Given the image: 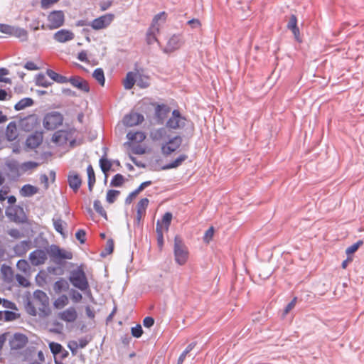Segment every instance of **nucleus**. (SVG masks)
<instances>
[{
  "label": "nucleus",
  "instance_id": "obj_28",
  "mask_svg": "<svg viewBox=\"0 0 364 364\" xmlns=\"http://www.w3.org/2000/svg\"><path fill=\"white\" fill-rule=\"evenodd\" d=\"M38 192V188L30 184L23 186L20 191V193L23 197H31Z\"/></svg>",
  "mask_w": 364,
  "mask_h": 364
},
{
  "label": "nucleus",
  "instance_id": "obj_57",
  "mask_svg": "<svg viewBox=\"0 0 364 364\" xmlns=\"http://www.w3.org/2000/svg\"><path fill=\"white\" fill-rule=\"evenodd\" d=\"M9 74V70L6 68H0V82H10L11 80L7 77H3L4 75H7Z\"/></svg>",
  "mask_w": 364,
  "mask_h": 364
},
{
  "label": "nucleus",
  "instance_id": "obj_39",
  "mask_svg": "<svg viewBox=\"0 0 364 364\" xmlns=\"http://www.w3.org/2000/svg\"><path fill=\"white\" fill-rule=\"evenodd\" d=\"M68 285L66 281L63 279H60L56 281L53 284V290L56 293H60L63 290H65L68 288Z\"/></svg>",
  "mask_w": 364,
  "mask_h": 364
},
{
  "label": "nucleus",
  "instance_id": "obj_8",
  "mask_svg": "<svg viewBox=\"0 0 364 364\" xmlns=\"http://www.w3.org/2000/svg\"><path fill=\"white\" fill-rule=\"evenodd\" d=\"M113 19V14H107L94 19L90 25L95 30H100L107 28L112 22Z\"/></svg>",
  "mask_w": 364,
  "mask_h": 364
},
{
  "label": "nucleus",
  "instance_id": "obj_21",
  "mask_svg": "<svg viewBox=\"0 0 364 364\" xmlns=\"http://www.w3.org/2000/svg\"><path fill=\"white\" fill-rule=\"evenodd\" d=\"M77 317V311L73 307H70L60 314V319L66 322H73Z\"/></svg>",
  "mask_w": 364,
  "mask_h": 364
},
{
  "label": "nucleus",
  "instance_id": "obj_1",
  "mask_svg": "<svg viewBox=\"0 0 364 364\" xmlns=\"http://www.w3.org/2000/svg\"><path fill=\"white\" fill-rule=\"evenodd\" d=\"M69 280L75 287L82 291L89 289V283L81 267H77L70 272Z\"/></svg>",
  "mask_w": 364,
  "mask_h": 364
},
{
  "label": "nucleus",
  "instance_id": "obj_5",
  "mask_svg": "<svg viewBox=\"0 0 364 364\" xmlns=\"http://www.w3.org/2000/svg\"><path fill=\"white\" fill-rule=\"evenodd\" d=\"M6 215L10 219V220L16 223H23L26 220L23 208L19 205H10L6 209Z\"/></svg>",
  "mask_w": 364,
  "mask_h": 364
},
{
  "label": "nucleus",
  "instance_id": "obj_34",
  "mask_svg": "<svg viewBox=\"0 0 364 364\" xmlns=\"http://www.w3.org/2000/svg\"><path fill=\"white\" fill-rule=\"evenodd\" d=\"M156 232L157 235V244L160 250L164 246V234L162 230V226L159 220L157 221L156 225Z\"/></svg>",
  "mask_w": 364,
  "mask_h": 364
},
{
  "label": "nucleus",
  "instance_id": "obj_48",
  "mask_svg": "<svg viewBox=\"0 0 364 364\" xmlns=\"http://www.w3.org/2000/svg\"><path fill=\"white\" fill-rule=\"evenodd\" d=\"M149 199L146 198H141L138 204H137V210H141V212H145L146 208L149 205Z\"/></svg>",
  "mask_w": 364,
  "mask_h": 364
},
{
  "label": "nucleus",
  "instance_id": "obj_6",
  "mask_svg": "<svg viewBox=\"0 0 364 364\" xmlns=\"http://www.w3.org/2000/svg\"><path fill=\"white\" fill-rule=\"evenodd\" d=\"M47 20L48 21L47 28L48 29H57L63 26L65 22V14L61 10H55L49 13Z\"/></svg>",
  "mask_w": 364,
  "mask_h": 364
},
{
  "label": "nucleus",
  "instance_id": "obj_13",
  "mask_svg": "<svg viewBox=\"0 0 364 364\" xmlns=\"http://www.w3.org/2000/svg\"><path fill=\"white\" fill-rule=\"evenodd\" d=\"M28 338L22 333H16L9 340V346L11 350H20L26 346Z\"/></svg>",
  "mask_w": 364,
  "mask_h": 364
},
{
  "label": "nucleus",
  "instance_id": "obj_53",
  "mask_svg": "<svg viewBox=\"0 0 364 364\" xmlns=\"http://www.w3.org/2000/svg\"><path fill=\"white\" fill-rule=\"evenodd\" d=\"M16 266L18 267V269L26 272L28 267H29V265H28V263L26 260L25 259H20L18 261L17 264H16Z\"/></svg>",
  "mask_w": 364,
  "mask_h": 364
},
{
  "label": "nucleus",
  "instance_id": "obj_45",
  "mask_svg": "<svg viewBox=\"0 0 364 364\" xmlns=\"http://www.w3.org/2000/svg\"><path fill=\"white\" fill-rule=\"evenodd\" d=\"M18 317V315L11 311H3V319L5 321H11L16 319Z\"/></svg>",
  "mask_w": 364,
  "mask_h": 364
},
{
  "label": "nucleus",
  "instance_id": "obj_49",
  "mask_svg": "<svg viewBox=\"0 0 364 364\" xmlns=\"http://www.w3.org/2000/svg\"><path fill=\"white\" fill-rule=\"evenodd\" d=\"M68 299L66 296L63 295L54 301V306L56 308L63 307L67 304Z\"/></svg>",
  "mask_w": 364,
  "mask_h": 364
},
{
  "label": "nucleus",
  "instance_id": "obj_31",
  "mask_svg": "<svg viewBox=\"0 0 364 364\" xmlns=\"http://www.w3.org/2000/svg\"><path fill=\"white\" fill-rule=\"evenodd\" d=\"M34 103L32 98L30 97H24L19 100L14 106V109L16 111H19L25 109L27 107H30L33 105Z\"/></svg>",
  "mask_w": 364,
  "mask_h": 364
},
{
  "label": "nucleus",
  "instance_id": "obj_33",
  "mask_svg": "<svg viewBox=\"0 0 364 364\" xmlns=\"http://www.w3.org/2000/svg\"><path fill=\"white\" fill-rule=\"evenodd\" d=\"M36 85L43 87H48L53 84L50 82L43 73H38L36 76L35 80Z\"/></svg>",
  "mask_w": 364,
  "mask_h": 364
},
{
  "label": "nucleus",
  "instance_id": "obj_56",
  "mask_svg": "<svg viewBox=\"0 0 364 364\" xmlns=\"http://www.w3.org/2000/svg\"><path fill=\"white\" fill-rule=\"evenodd\" d=\"M85 231L84 230H78L75 233L76 238L80 241L81 244H83L85 241Z\"/></svg>",
  "mask_w": 364,
  "mask_h": 364
},
{
  "label": "nucleus",
  "instance_id": "obj_25",
  "mask_svg": "<svg viewBox=\"0 0 364 364\" xmlns=\"http://www.w3.org/2000/svg\"><path fill=\"white\" fill-rule=\"evenodd\" d=\"M159 32V28L157 26H151L148 29L146 33V43L149 45L153 44L154 42L158 41L156 33Z\"/></svg>",
  "mask_w": 364,
  "mask_h": 364
},
{
  "label": "nucleus",
  "instance_id": "obj_41",
  "mask_svg": "<svg viewBox=\"0 0 364 364\" xmlns=\"http://www.w3.org/2000/svg\"><path fill=\"white\" fill-rule=\"evenodd\" d=\"M114 250V241L112 239H109L107 241L106 247L103 251L100 253V255L103 257L111 254Z\"/></svg>",
  "mask_w": 364,
  "mask_h": 364
},
{
  "label": "nucleus",
  "instance_id": "obj_26",
  "mask_svg": "<svg viewBox=\"0 0 364 364\" xmlns=\"http://www.w3.org/2000/svg\"><path fill=\"white\" fill-rule=\"evenodd\" d=\"M188 158L187 155L186 154H181L179 156H178L174 161H173L171 163H168L166 165H164L162 168L164 170L167 169H171L176 168L182 164V163L186 160Z\"/></svg>",
  "mask_w": 364,
  "mask_h": 364
},
{
  "label": "nucleus",
  "instance_id": "obj_59",
  "mask_svg": "<svg viewBox=\"0 0 364 364\" xmlns=\"http://www.w3.org/2000/svg\"><path fill=\"white\" fill-rule=\"evenodd\" d=\"M38 166V163L35 161H27L23 164L22 168L24 170H30L33 169Z\"/></svg>",
  "mask_w": 364,
  "mask_h": 364
},
{
  "label": "nucleus",
  "instance_id": "obj_20",
  "mask_svg": "<svg viewBox=\"0 0 364 364\" xmlns=\"http://www.w3.org/2000/svg\"><path fill=\"white\" fill-rule=\"evenodd\" d=\"M170 107L166 105H158L155 108V115L159 122L163 123L167 114L170 112Z\"/></svg>",
  "mask_w": 364,
  "mask_h": 364
},
{
  "label": "nucleus",
  "instance_id": "obj_19",
  "mask_svg": "<svg viewBox=\"0 0 364 364\" xmlns=\"http://www.w3.org/2000/svg\"><path fill=\"white\" fill-rule=\"evenodd\" d=\"M68 182L70 188L76 193L82 184V179L78 173L70 171L68 176Z\"/></svg>",
  "mask_w": 364,
  "mask_h": 364
},
{
  "label": "nucleus",
  "instance_id": "obj_30",
  "mask_svg": "<svg viewBox=\"0 0 364 364\" xmlns=\"http://www.w3.org/2000/svg\"><path fill=\"white\" fill-rule=\"evenodd\" d=\"M87 185H88V189L91 192L92 191L93 186L95 183V174L94 169L91 164L88 165L87 168Z\"/></svg>",
  "mask_w": 364,
  "mask_h": 364
},
{
  "label": "nucleus",
  "instance_id": "obj_14",
  "mask_svg": "<svg viewBox=\"0 0 364 364\" xmlns=\"http://www.w3.org/2000/svg\"><path fill=\"white\" fill-rule=\"evenodd\" d=\"M144 119L143 114L137 112H131L124 116L123 123L127 127H134L141 124Z\"/></svg>",
  "mask_w": 364,
  "mask_h": 364
},
{
  "label": "nucleus",
  "instance_id": "obj_46",
  "mask_svg": "<svg viewBox=\"0 0 364 364\" xmlns=\"http://www.w3.org/2000/svg\"><path fill=\"white\" fill-rule=\"evenodd\" d=\"M14 28V26L5 23H0V32L9 35L10 36H12Z\"/></svg>",
  "mask_w": 364,
  "mask_h": 364
},
{
  "label": "nucleus",
  "instance_id": "obj_4",
  "mask_svg": "<svg viewBox=\"0 0 364 364\" xmlns=\"http://www.w3.org/2000/svg\"><path fill=\"white\" fill-rule=\"evenodd\" d=\"M47 252L50 259L58 263L62 259H71L73 258L72 252L60 249L56 245H50L47 249Z\"/></svg>",
  "mask_w": 364,
  "mask_h": 364
},
{
  "label": "nucleus",
  "instance_id": "obj_37",
  "mask_svg": "<svg viewBox=\"0 0 364 364\" xmlns=\"http://www.w3.org/2000/svg\"><path fill=\"white\" fill-rule=\"evenodd\" d=\"M66 139V133L63 130L55 132L52 137V141L58 144L63 143Z\"/></svg>",
  "mask_w": 364,
  "mask_h": 364
},
{
  "label": "nucleus",
  "instance_id": "obj_23",
  "mask_svg": "<svg viewBox=\"0 0 364 364\" xmlns=\"http://www.w3.org/2000/svg\"><path fill=\"white\" fill-rule=\"evenodd\" d=\"M18 136L16 124L14 122H11L6 127V137L8 141H12Z\"/></svg>",
  "mask_w": 364,
  "mask_h": 364
},
{
  "label": "nucleus",
  "instance_id": "obj_60",
  "mask_svg": "<svg viewBox=\"0 0 364 364\" xmlns=\"http://www.w3.org/2000/svg\"><path fill=\"white\" fill-rule=\"evenodd\" d=\"M154 324V319L151 316H146L143 320L144 327L150 328Z\"/></svg>",
  "mask_w": 364,
  "mask_h": 364
},
{
  "label": "nucleus",
  "instance_id": "obj_58",
  "mask_svg": "<svg viewBox=\"0 0 364 364\" xmlns=\"http://www.w3.org/2000/svg\"><path fill=\"white\" fill-rule=\"evenodd\" d=\"M187 23L190 25L192 28H199L202 26L200 21L197 18L189 20Z\"/></svg>",
  "mask_w": 364,
  "mask_h": 364
},
{
  "label": "nucleus",
  "instance_id": "obj_55",
  "mask_svg": "<svg viewBox=\"0 0 364 364\" xmlns=\"http://www.w3.org/2000/svg\"><path fill=\"white\" fill-rule=\"evenodd\" d=\"M166 16V14L164 11L160 12L159 14H156L153 18L151 26H156L158 21L160 19L165 20Z\"/></svg>",
  "mask_w": 364,
  "mask_h": 364
},
{
  "label": "nucleus",
  "instance_id": "obj_32",
  "mask_svg": "<svg viewBox=\"0 0 364 364\" xmlns=\"http://www.w3.org/2000/svg\"><path fill=\"white\" fill-rule=\"evenodd\" d=\"M127 138L132 141L141 142L145 139L146 135L142 132H129L127 134Z\"/></svg>",
  "mask_w": 364,
  "mask_h": 364
},
{
  "label": "nucleus",
  "instance_id": "obj_9",
  "mask_svg": "<svg viewBox=\"0 0 364 364\" xmlns=\"http://www.w3.org/2000/svg\"><path fill=\"white\" fill-rule=\"evenodd\" d=\"M182 143V139L179 136L170 139L168 142L161 146V152L164 155L168 156L176 151Z\"/></svg>",
  "mask_w": 364,
  "mask_h": 364
},
{
  "label": "nucleus",
  "instance_id": "obj_7",
  "mask_svg": "<svg viewBox=\"0 0 364 364\" xmlns=\"http://www.w3.org/2000/svg\"><path fill=\"white\" fill-rule=\"evenodd\" d=\"M187 119L183 117L178 109L172 112L171 117L166 122V127L169 129H176L185 126Z\"/></svg>",
  "mask_w": 364,
  "mask_h": 364
},
{
  "label": "nucleus",
  "instance_id": "obj_29",
  "mask_svg": "<svg viewBox=\"0 0 364 364\" xmlns=\"http://www.w3.org/2000/svg\"><path fill=\"white\" fill-rule=\"evenodd\" d=\"M11 36L19 38L21 41H27L28 32L26 29L18 26H14Z\"/></svg>",
  "mask_w": 364,
  "mask_h": 364
},
{
  "label": "nucleus",
  "instance_id": "obj_64",
  "mask_svg": "<svg viewBox=\"0 0 364 364\" xmlns=\"http://www.w3.org/2000/svg\"><path fill=\"white\" fill-rule=\"evenodd\" d=\"M16 279L18 281V282L22 286L27 287L28 285V282L22 275L17 274L16 276Z\"/></svg>",
  "mask_w": 364,
  "mask_h": 364
},
{
  "label": "nucleus",
  "instance_id": "obj_11",
  "mask_svg": "<svg viewBox=\"0 0 364 364\" xmlns=\"http://www.w3.org/2000/svg\"><path fill=\"white\" fill-rule=\"evenodd\" d=\"M48 255L47 250L38 249L30 253L29 259L33 266H38L46 262Z\"/></svg>",
  "mask_w": 364,
  "mask_h": 364
},
{
  "label": "nucleus",
  "instance_id": "obj_3",
  "mask_svg": "<svg viewBox=\"0 0 364 364\" xmlns=\"http://www.w3.org/2000/svg\"><path fill=\"white\" fill-rule=\"evenodd\" d=\"M63 117L58 112L48 113L43 119V127L48 130H54L63 124Z\"/></svg>",
  "mask_w": 364,
  "mask_h": 364
},
{
  "label": "nucleus",
  "instance_id": "obj_17",
  "mask_svg": "<svg viewBox=\"0 0 364 364\" xmlns=\"http://www.w3.org/2000/svg\"><path fill=\"white\" fill-rule=\"evenodd\" d=\"M75 38L74 33L67 29H61L55 32L53 35V39L59 43H66Z\"/></svg>",
  "mask_w": 364,
  "mask_h": 364
},
{
  "label": "nucleus",
  "instance_id": "obj_35",
  "mask_svg": "<svg viewBox=\"0 0 364 364\" xmlns=\"http://www.w3.org/2000/svg\"><path fill=\"white\" fill-rule=\"evenodd\" d=\"M100 166L102 171L105 174V181H107V173L110 170L112 164L110 161L106 158L102 157L100 159Z\"/></svg>",
  "mask_w": 364,
  "mask_h": 364
},
{
  "label": "nucleus",
  "instance_id": "obj_47",
  "mask_svg": "<svg viewBox=\"0 0 364 364\" xmlns=\"http://www.w3.org/2000/svg\"><path fill=\"white\" fill-rule=\"evenodd\" d=\"M53 222L54 229L55 230V231L59 232L61 235H64L63 228V221L60 218H57V219L53 218Z\"/></svg>",
  "mask_w": 364,
  "mask_h": 364
},
{
  "label": "nucleus",
  "instance_id": "obj_54",
  "mask_svg": "<svg viewBox=\"0 0 364 364\" xmlns=\"http://www.w3.org/2000/svg\"><path fill=\"white\" fill-rule=\"evenodd\" d=\"M68 348L70 350L73 355L77 354V350L78 348L77 342L75 341H71L68 344Z\"/></svg>",
  "mask_w": 364,
  "mask_h": 364
},
{
  "label": "nucleus",
  "instance_id": "obj_50",
  "mask_svg": "<svg viewBox=\"0 0 364 364\" xmlns=\"http://www.w3.org/2000/svg\"><path fill=\"white\" fill-rule=\"evenodd\" d=\"M131 331L132 335L135 338H140L143 333V330L140 324H137L136 326L132 327Z\"/></svg>",
  "mask_w": 364,
  "mask_h": 364
},
{
  "label": "nucleus",
  "instance_id": "obj_40",
  "mask_svg": "<svg viewBox=\"0 0 364 364\" xmlns=\"http://www.w3.org/2000/svg\"><path fill=\"white\" fill-rule=\"evenodd\" d=\"M124 176L120 173L115 174L110 182V186L112 187H119L124 183Z\"/></svg>",
  "mask_w": 364,
  "mask_h": 364
},
{
  "label": "nucleus",
  "instance_id": "obj_42",
  "mask_svg": "<svg viewBox=\"0 0 364 364\" xmlns=\"http://www.w3.org/2000/svg\"><path fill=\"white\" fill-rule=\"evenodd\" d=\"M120 192L117 190L111 189L109 190L107 193L106 196V200L109 203H113L116 199L117 197L119 195Z\"/></svg>",
  "mask_w": 364,
  "mask_h": 364
},
{
  "label": "nucleus",
  "instance_id": "obj_12",
  "mask_svg": "<svg viewBox=\"0 0 364 364\" xmlns=\"http://www.w3.org/2000/svg\"><path fill=\"white\" fill-rule=\"evenodd\" d=\"M33 297L35 301L39 304L38 309L41 311L46 313V311H49V298L43 291L36 290Z\"/></svg>",
  "mask_w": 364,
  "mask_h": 364
},
{
  "label": "nucleus",
  "instance_id": "obj_18",
  "mask_svg": "<svg viewBox=\"0 0 364 364\" xmlns=\"http://www.w3.org/2000/svg\"><path fill=\"white\" fill-rule=\"evenodd\" d=\"M42 141L43 133L41 132H36L27 137L26 144L28 148L33 149L37 148Z\"/></svg>",
  "mask_w": 364,
  "mask_h": 364
},
{
  "label": "nucleus",
  "instance_id": "obj_62",
  "mask_svg": "<svg viewBox=\"0 0 364 364\" xmlns=\"http://www.w3.org/2000/svg\"><path fill=\"white\" fill-rule=\"evenodd\" d=\"M3 304V306L5 307V308H8V309H16V305L14 302L11 301H9L7 299H2V302Z\"/></svg>",
  "mask_w": 364,
  "mask_h": 364
},
{
  "label": "nucleus",
  "instance_id": "obj_63",
  "mask_svg": "<svg viewBox=\"0 0 364 364\" xmlns=\"http://www.w3.org/2000/svg\"><path fill=\"white\" fill-rule=\"evenodd\" d=\"M9 235L14 238H19L21 237V233L18 229H11L8 232Z\"/></svg>",
  "mask_w": 364,
  "mask_h": 364
},
{
  "label": "nucleus",
  "instance_id": "obj_2",
  "mask_svg": "<svg viewBox=\"0 0 364 364\" xmlns=\"http://www.w3.org/2000/svg\"><path fill=\"white\" fill-rule=\"evenodd\" d=\"M174 257L175 261L179 265L184 264L188 257L187 247L183 242L182 239L176 235L174 238Z\"/></svg>",
  "mask_w": 364,
  "mask_h": 364
},
{
  "label": "nucleus",
  "instance_id": "obj_27",
  "mask_svg": "<svg viewBox=\"0 0 364 364\" xmlns=\"http://www.w3.org/2000/svg\"><path fill=\"white\" fill-rule=\"evenodd\" d=\"M46 74L55 82L58 83H66L68 82V78L65 76L61 75L53 70L48 69L46 70Z\"/></svg>",
  "mask_w": 364,
  "mask_h": 364
},
{
  "label": "nucleus",
  "instance_id": "obj_24",
  "mask_svg": "<svg viewBox=\"0 0 364 364\" xmlns=\"http://www.w3.org/2000/svg\"><path fill=\"white\" fill-rule=\"evenodd\" d=\"M49 348L54 356V361L55 364H65L64 362L60 361V359L57 358V355H59V353L62 351L63 347L61 344L55 342H50L49 343Z\"/></svg>",
  "mask_w": 364,
  "mask_h": 364
},
{
  "label": "nucleus",
  "instance_id": "obj_22",
  "mask_svg": "<svg viewBox=\"0 0 364 364\" xmlns=\"http://www.w3.org/2000/svg\"><path fill=\"white\" fill-rule=\"evenodd\" d=\"M31 246V242L28 240H23L19 243L16 244L14 247V251L16 255L22 257L29 250Z\"/></svg>",
  "mask_w": 364,
  "mask_h": 364
},
{
  "label": "nucleus",
  "instance_id": "obj_38",
  "mask_svg": "<svg viewBox=\"0 0 364 364\" xmlns=\"http://www.w3.org/2000/svg\"><path fill=\"white\" fill-rule=\"evenodd\" d=\"M92 76L99 82L100 85H105V79L104 71L102 68L95 69L93 72Z\"/></svg>",
  "mask_w": 364,
  "mask_h": 364
},
{
  "label": "nucleus",
  "instance_id": "obj_15",
  "mask_svg": "<svg viewBox=\"0 0 364 364\" xmlns=\"http://www.w3.org/2000/svg\"><path fill=\"white\" fill-rule=\"evenodd\" d=\"M287 28L292 32L294 37L297 42L301 43L302 41L300 37V31L297 26V17L295 14H291L290 16L289 20L287 24Z\"/></svg>",
  "mask_w": 364,
  "mask_h": 364
},
{
  "label": "nucleus",
  "instance_id": "obj_51",
  "mask_svg": "<svg viewBox=\"0 0 364 364\" xmlns=\"http://www.w3.org/2000/svg\"><path fill=\"white\" fill-rule=\"evenodd\" d=\"M58 1L59 0H41V7L43 9H48Z\"/></svg>",
  "mask_w": 364,
  "mask_h": 364
},
{
  "label": "nucleus",
  "instance_id": "obj_10",
  "mask_svg": "<svg viewBox=\"0 0 364 364\" xmlns=\"http://www.w3.org/2000/svg\"><path fill=\"white\" fill-rule=\"evenodd\" d=\"M181 35L174 34L168 41L166 47L163 49L165 53H170L178 50L183 44Z\"/></svg>",
  "mask_w": 364,
  "mask_h": 364
},
{
  "label": "nucleus",
  "instance_id": "obj_36",
  "mask_svg": "<svg viewBox=\"0 0 364 364\" xmlns=\"http://www.w3.org/2000/svg\"><path fill=\"white\" fill-rule=\"evenodd\" d=\"M135 83V77L134 75L132 72H129L127 75L126 78L124 81V87L127 90H130L133 87Z\"/></svg>",
  "mask_w": 364,
  "mask_h": 364
},
{
  "label": "nucleus",
  "instance_id": "obj_16",
  "mask_svg": "<svg viewBox=\"0 0 364 364\" xmlns=\"http://www.w3.org/2000/svg\"><path fill=\"white\" fill-rule=\"evenodd\" d=\"M68 82H70L73 87L84 92H90V86L87 82L79 76L70 77L68 78Z\"/></svg>",
  "mask_w": 364,
  "mask_h": 364
},
{
  "label": "nucleus",
  "instance_id": "obj_44",
  "mask_svg": "<svg viewBox=\"0 0 364 364\" xmlns=\"http://www.w3.org/2000/svg\"><path fill=\"white\" fill-rule=\"evenodd\" d=\"M166 130L163 128L153 130L151 132V136L154 140H160L165 135Z\"/></svg>",
  "mask_w": 364,
  "mask_h": 364
},
{
  "label": "nucleus",
  "instance_id": "obj_61",
  "mask_svg": "<svg viewBox=\"0 0 364 364\" xmlns=\"http://www.w3.org/2000/svg\"><path fill=\"white\" fill-rule=\"evenodd\" d=\"M296 302V297H294L285 307L284 313V314H288L295 306Z\"/></svg>",
  "mask_w": 364,
  "mask_h": 364
},
{
  "label": "nucleus",
  "instance_id": "obj_43",
  "mask_svg": "<svg viewBox=\"0 0 364 364\" xmlns=\"http://www.w3.org/2000/svg\"><path fill=\"white\" fill-rule=\"evenodd\" d=\"M93 206H94V209L95 210V211L97 213H98L102 217H103L104 218L107 219V213L106 211L104 210L102 205V203L100 200H95L94 201V204H93Z\"/></svg>",
  "mask_w": 364,
  "mask_h": 364
},
{
  "label": "nucleus",
  "instance_id": "obj_52",
  "mask_svg": "<svg viewBox=\"0 0 364 364\" xmlns=\"http://www.w3.org/2000/svg\"><path fill=\"white\" fill-rule=\"evenodd\" d=\"M172 219V214L169 212L166 213L162 218V223L165 225L166 230H168Z\"/></svg>",
  "mask_w": 364,
  "mask_h": 364
}]
</instances>
